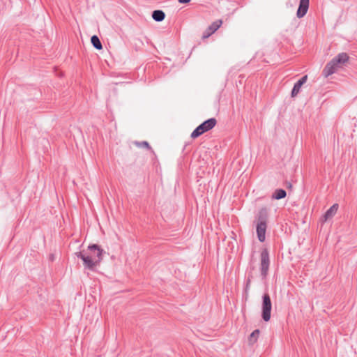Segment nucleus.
I'll return each mask as SVG.
<instances>
[{
	"mask_svg": "<svg viewBox=\"0 0 357 357\" xmlns=\"http://www.w3.org/2000/svg\"><path fill=\"white\" fill-rule=\"evenodd\" d=\"M102 253L103 250L99 246L92 245L77 252L76 255L82 260L85 269L95 271L102 260Z\"/></svg>",
	"mask_w": 357,
	"mask_h": 357,
	"instance_id": "1",
	"label": "nucleus"
},
{
	"mask_svg": "<svg viewBox=\"0 0 357 357\" xmlns=\"http://www.w3.org/2000/svg\"><path fill=\"white\" fill-rule=\"evenodd\" d=\"M349 61V56L346 53H340L334 57L329 63L325 66L323 73L325 77H328L338 69L342 68Z\"/></svg>",
	"mask_w": 357,
	"mask_h": 357,
	"instance_id": "2",
	"label": "nucleus"
},
{
	"mask_svg": "<svg viewBox=\"0 0 357 357\" xmlns=\"http://www.w3.org/2000/svg\"><path fill=\"white\" fill-rule=\"evenodd\" d=\"M267 210L264 208L259 211L258 222L257 225V234L259 241L264 242L266 238Z\"/></svg>",
	"mask_w": 357,
	"mask_h": 357,
	"instance_id": "3",
	"label": "nucleus"
},
{
	"mask_svg": "<svg viewBox=\"0 0 357 357\" xmlns=\"http://www.w3.org/2000/svg\"><path fill=\"white\" fill-rule=\"evenodd\" d=\"M216 123L217 121L214 118H211L205 121L192 132L191 137L193 139L198 137L203 133L213 128Z\"/></svg>",
	"mask_w": 357,
	"mask_h": 357,
	"instance_id": "4",
	"label": "nucleus"
},
{
	"mask_svg": "<svg viewBox=\"0 0 357 357\" xmlns=\"http://www.w3.org/2000/svg\"><path fill=\"white\" fill-rule=\"evenodd\" d=\"M272 304L268 294H266L263 296L262 304V318L265 321H268L271 319Z\"/></svg>",
	"mask_w": 357,
	"mask_h": 357,
	"instance_id": "5",
	"label": "nucleus"
},
{
	"mask_svg": "<svg viewBox=\"0 0 357 357\" xmlns=\"http://www.w3.org/2000/svg\"><path fill=\"white\" fill-rule=\"evenodd\" d=\"M269 268V255L266 249H264L261 252V272L264 278L268 273Z\"/></svg>",
	"mask_w": 357,
	"mask_h": 357,
	"instance_id": "6",
	"label": "nucleus"
},
{
	"mask_svg": "<svg viewBox=\"0 0 357 357\" xmlns=\"http://www.w3.org/2000/svg\"><path fill=\"white\" fill-rule=\"evenodd\" d=\"M222 24V21L221 20H216L214 22L211 26H208L207 30L204 33L202 38L205 39L208 38L211 34H213L215 31H217Z\"/></svg>",
	"mask_w": 357,
	"mask_h": 357,
	"instance_id": "7",
	"label": "nucleus"
},
{
	"mask_svg": "<svg viewBox=\"0 0 357 357\" xmlns=\"http://www.w3.org/2000/svg\"><path fill=\"white\" fill-rule=\"evenodd\" d=\"M310 0H300L299 6L296 13L298 18L303 17L307 12Z\"/></svg>",
	"mask_w": 357,
	"mask_h": 357,
	"instance_id": "8",
	"label": "nucleus"
},
{
	"mask_svg": "<svg viewBox=\"0 0 357 357\" xmlns=\"http://www.w3.org/2000/svg\"><path fill=\"white\" fill-rule=\"evenodd\" d=\"M307 79V76H303L301 79H299L294 86V88L291 91V96L295 97L299 93L301 86L306 82Z\"/></svg>",
	"mask_w": 357,
	"mask_h": 357,
	"instance_id": "9",
	"label": "nucleus"
},
{
	"mask_svg": "<svg viewBox=\"0 0 357 357\" xmlns=\"http://www.w3.org/2000/svg\"><path fill=\"white\" fill-rule=\"evenodd\" d=\"M338 209V204H333L324 215L323 216V220L324 222H326L328 220L332 218L335 213H337Z\"/></svg>",
	"mask_w": 357,
	"mask_h": 357,
	"instance_id": "10",
	"label": "nucleus"
},
{
	"mask_svg": "<svg viewBox=\"0 0 357 357\" xmlns=\"http://www.w3.org/2000/svg\"><path fill=\"white\" fill-rule=\"evenodd\" d=\"M165 13L162 10H157L153 12L152 17L157 22H161L165 19Z\"/></svg>",
	"mask_w": 357,
	"mask_h": 357,
	"instance_id": "11",
	"label": "nucleus"
},
{
	"mask_svg": "<svg viewBox=\"0 0 357 357\" xmlns=\"http://www.w3.org/2000/svg\"><path fill=\"white\" fill-rule=\"evenodd\" d=\"M287 195L286 191L282 189L276 190L272 195V198L275 199H280L284 198Z\"/></svg>",
	"mask_w": 357,
	"mask_h": 357,
	"instance_id": "12",
	"label": "nucleus"
},
{
	"mask_svg": "<svg viewBox=\"0 0 357 357\" xmlns=\"http://www.w3.org/2000/svg\"><path fill=\"white\" fill-rule=\"evenodd\" d=\"M91 42L93 47L97 50H100L102 49L101 42L97 36H93L91 38Z\"/></svg>",
	"mask_w": 357,
	"mask_h": 357,
	"instance_id": "13",
	"label": "nucleus"
},
{
	"mask_svg": "<svg viewBox=\"0 0 357 357\" xmlns=\"http://www.w3.org/2000/svg\"><path fill=\"white\" fill-rule=\"evenodd\" d=\"M260 331L259 330L257 329L255 330L250 335L249 337V342L250 344H254L257 341V339L259 337Z\"/></svg>",
	"mask_w": 357,
	"mask_h": 357,
	"instance_id": "14",
	"label": "nucleus"
},
{
	"mask_svg": "<svg viewBox=\"0 0 357 357\" xmlns=\"http://www.w3.org/2000/svg\"><path fill=\"white\" fill-rule=\"evenodd\" d=\"M141 144H142V146H143L144 147L149 148V145L148 142H144Z\"/></svg>",
	"mask_w": 357,
	"mask_h": 357,
	"instance_id": "15",
	"label": "nucleus"
},
{
	"mask_svg": "<svg viewBox=\"0 0 357 357\" xmlns=\"http://www.w3.org/2000/svg\"><path fill=\"white\" fill-rule=\"evenodd\" d=\"M190 0H178L181 3H189Z\"/></svg>",
	"mask_w": 357,
	"mask_h": 357,
	"instance_id": "16",
	"label": "nucleus"
}]
</instances>
